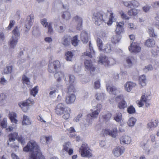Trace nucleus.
I'll use <instances>...</instances> for the list:
<instances>
[{"label": "nucleus", "instance_id": "nucleus-15", "mask_svg": "<svg viewBox=\"0 0 159 159\" xmlns=\"http://www.w3.org/2000/svg\"><path fill=\"white\" fill-rule=\"evenodd\" d=\"M85 69L90 71V73L93 72L95 70V67L93 66L91 61L90 60H86L84 62Z\"/></svg>", "mask_w": 159, "mask_h": 159}, {"label": "nucleus", "instance_id": "nucleus-14", "mask_svg": "<svg viewBox=\"0 0 159 159\" xmlns=\"http://www.w3.org/2000/svg\"><path fill=\"white\" fill-rule=\"evenodd\" d=\"M150 98V95H147L145 94L143 95L141 97L140 101H139L138 103L139 107H142L143 106L144 103L148 102Z\"/></svg>", "mask_w": 159, "mask_h": 159}, {"label": "nucleus", "instance_id": "nucleus-17", "mask_svg": "<svg viewBox=\"0 0 159 159\" xmlns=\"http://www.w3.org/2000/svg\"><path fill=\"white\" fill-rule=\"evenodd\" d=\"M71 41V37L68 35H65L61 39V43L65 46H68L70 45Z\"/></svg>", "mask_w": 159, "mask_h": 159}, {"label": "nucleus", "instance_id": "nucleus-54", "mask_svg": "<svg viewBox=\"0 0 159 159\" xmlns=\"http://www.w3.org/2000/svg\"><path fill=\"white\" fill-rule=\"evenodd\" d=\"M0 125L2 128H5L7 126V119L4 118L2 120L0 121Z\"/></svg>", "mask_w": 159, "mask_h": 159}, {"label": "nucleus", "instance_id": "nucleus-60", "mask_svg": "<svg viewBox=\"0 0 159 159\" xmlns=\"http://www.w3.org/2000/svg\"><path fill=\"white\" fill-rule=\"evenodd\" d=\"M68 89L69 92H74L75 91L74 84H70V85Z\"/></svg>", "mask_w": 159, "mask_h": 159}, {"label": "nucleus", "instance_id": "nucleus-40", "mask_svg": "<svg viewBox=\"0 0 159 159\" xmlns=\"http://www.w3.org/2000/svg\"><path fill=\"white\" fill-rule=\"evenodd\" d=\"M121 39V36L120 34L115 35L113 36L111 40L113 43H116L119 42Z\"/></svg>", "mask_w": 159, "mask_h": 159}, {"label": "nucleus", "instance_id": "nucleus-46", "mask_svg": "<svg viewBox=\"0 0 159 159\" xmlns=\"http://www.w3.org/2000/svg\"><path fill=\"white\" fill-rule=\"evenodd\" d=\"M127 107V104L124 100H122L119 102L118 107L120 109H124Z\"/></svg>", "mask_w": 159, "mask_h": 159}, {"label": "nucleus", "instance_id": "nucleus-48", "mask_svg": "<svg viewBox=\"0 0 159 159\" xmlns=\"http://www.w3.org/2000/svg\"><path fill=\"white\" fill-rule=\"evenodd\" d=\"M117 130L116 127L114 128L111 131L110 130V136L113 138H115L117 136Z\"/></svg>", "mask_w": 159, "mask_h": 159}, {"label": "nucleus", "instance_id": "nucleus-56", "mask_svg": "<svg viewBox=\"0 0 159 159\" xmlns=\"http://www.w3.org/2000/svg\"><path fill=\"white\" fill-rule=\"evenodd\" d=\"M151 52L154 56H157L159 53V48H153L151 50Z\"/></svg>", "mask_w": 159, "mask_h": 159}, {"label": "nucleus", "instance_id": "nucleus-55", "mask_svg": "<svg viewBox=\"0 0 159 159\" xmlns=\"http://www.w3.org/2000/svg\"><path fill=\"white\" fill-rule=\"evenodd\" d=\"M148 31L150 37L155 38H156L157 37V35L154 32V30L153 28L151 27L149 28Z\"/></svg>", "mask_w": 159, "mask_h": 159}, {"label": "nucleus", "instance_id": "nucleus-57", "mask_svg": "<svg viewBox=\"0 0 159 159\" xmlns=\"http://www.w3.org/2000/svg\"><path fill=\"white\" fill-rule=\"evenodd\" d=\"M112 114L109 112H107L105 115L103 116V118L105 120L108 121L111 118Z\"/></svg>", "mask_w": 159, "mask_h": 159}, {"label": "nucleus", "instance_id": "nucleus-35", "mask_svg": "<svg viewBox=\"0 0 159 159\" xmlns=\"http://www.w3.org/2000/svg\"><path fill=\"white\" fill-rule=\"evenodd\" d=\"M155 41L153 39H149L146 41L145 45L148 47H153L155 44Z\"/></svg>", "mask_w": 159, "mask_h": 159}, {"label": "nucleus", "instance_id": "nucleus-47", "mask_svg": "<svg viewBox=\"0 0 159 159\" xmlns=\"http://www.w3.org/2000/svg\"><path fill=\"white\" fill-rule=\"evenodd\" d=\"M139 11L135 9H131L128 11V13L129 16H136L139 13Z\"/></svg>", "mask_w": 159, "mask_h": 159}, {"label": "nucleus", "instance_id": "nucleus-12", "mask_svg": "<svg viewBox=\"0 0 159 159\" xmlns=\"http://www.w3.org/2000/svg\"><path fill=\"white\" fill-rule=\"evenodd\" d=\"M41 22L44 27L48 28V33L51 34L52 33L53 30L52 27V24L51 23L47 22V20L45 18L41 19Z\"/></svg>", "mask_w": 159, "mask_h": 159}, {"label": "nucleus", "instance_id": "nucleus-58", "mask_svg": "<svg viewBox=\"0 0 159 159\" xmlns=\"http://www.w3.org/2000/svg\"><path fill=\"white\" fill-rule=\"evenodd\" d=\"M120 14L121 18L124 20H128L129 19V17L122 11L120 12Z\"/></svg>", "mask_w": 159, "mask_h": 159}, {"label": "nucleus", "instance_id": "nucleus-5", "mask_svg": "<svg viewBox=\"0 0 159 159\" xmlns=\"http://www.w3.org/2000/svg\"><path fill=\"white\" fill-rule=\"evenodd\" d=\"M79 151L83 157H90L92 156V151L89 148L86 143L82 144L79 149Z\"/></svg>", "mask_w": 159, "mask_h": 159}, {"label": "nucleus", "instance_id": "nucleus-63", "mask_svg": "<svg viewBox=\"0 0 159 159\" xmlns=\"http://www.w3.org/2000/svg\"><path fill=\"white\" fill-rule=\"evenodd\" d=\"M153 68L151 65H149L145 66L143 70L145 72H147L148 71H151L152 70Z\"/></svg>", "mask_w": 159, "mask_h": 159}, {"label": "nucleus", "instance_id": "nucleus-38", "mask_svg": "<svg viewBox=\"0 0 159 159\" xmlns=\"http://www.w3.org/2000/svg\"><path fill=\"white\" fill-rule=\"evenodd\" d=\"M22 122L23 125H29L31 124V122L29 117L25 115H23Z\"/></svg>", "mask_w": 159, "mask_h": 159}, {"label": "nucleus", "instance_id": "nucleus-10", "mask_svg": "<svg viewBox=\"0 0 159 159\" xmlns=\"http://www.w3.org/2000/svg\"><path fill=\"white\" fill-rule=\"evenodd\" d=\"M92 123V120L90 118H88L87 116L84 120L80 124L81 128L83 130H86L91 126Z\"/></svg>", "mask_w": 159, "mask_h": 159}, {"label": "nucleus", "instance_id": "nucleus-53", "mask_svg": "<svg viewBox=\"0 0 159 159\" xmlns=\"http://www.w3.org/2000/svg\"><path fill=\"white\" fill-rule=\"evenodd\" d=\"M49 90L50 91L49 94L52 97L55 95L56 92H57V89L56 88H54L53 87H51Z\"/></svg>", "mask_w": 159, "mask_h": 159}, {"label": "nucleus", "instance_id": "nucleus-4", "mask_svg": "<svg viewBox=\"0 0 159 159\" xmlns=\"http://www.w3.org/2000/svg\"><path fill=\"white\" fill-rule=\"evenodd\" d=\"M98 62L103 64L106 67H109L116 64V61L114 59L108 58L105 55L99 57Z\"/></svg>", "mask_w": 159, "mask_h": 159}, {"label": "nucleus", "instance_id": "nucleus-29", "mask_svg": "<svg viewBox=\"0 0 159 159\" xmlns=\"http://www.w3.org/2000/svg\"><path fill=\"white\" fill-rule=\"evenodd\" d=\"M61 16L64 20L67 21L71 18L70 13L68 11H63L61 13Z\"/></svg>", "mask_w": 159, "mask_h": 159}, {"label": "nucleus", "instance_id": "nucleus-31", "mask_svg": "<svg viewBox=\"0 0 159 159\" xmlns=\"http://www.w3.org/2000/svg\"><path fill=\"white\" fill-rule=\"evenodd\" d=\"M16 114L14 112H11L9 113V117L12 123L16 124L18 120L16 119Z\"/></svg>", "mask_w": 159, "mask_h": 159}, {"label": "nucleus", "instance_id": "nucleus-61", "mask_svg": "<svg viewBox=\"0 0 159 159\" xmlns=\"http://www.w3.org/2000/svg\"><path fill=\"white\" fill-rule=\"evenodd\" d=\"M11 66H8L4 70V72L5 74H8L11 72L12 69Z\"/></svg>", "mask_w": 159, "mask_h": 159}, {"label": "nucleus", "instance_id": "nucleus-16", "mask_svg": "<svg viewBox=\"0 0 159 159\" xmlns=\"http://www.w3.org/2000/svg\"><path fill=\"white\" fill-rule=\"evenodd\" d=\"M141 48L137 43L132 42L129 48V51L131 52H138L141 50Z\"/></svg>", "mask_w": 159, "mask_h": 159}, {"label": "nucleus", "instance_id": "nucleus-36", "mask_svg": "<svg viewBox=\"0 0 159 159\" xmlns=\"http://www.w3.org/2000/svg\"><path fill=\"white\" fill-rule=\"evenodd\" d=\"M99 112L98 111L95 110L93 111L92 113L89 114L87 116L88 118H90L92 120L93 119L96 118L98 116Z\"/></svg>", "mask_w": 159, "mask_h": 159}, {"label": "nucleus", "instance_id": "nucleus-42", "mask_svg": "<svg viewBox=\"0 0 159 159\" xmlns=\"http://www.w3.org/2000/svg\"><path fill=\"white\" fill-rule=\"evenodd\" d=\"M22 82L24 84L29 85L30 84V79L25 75H23L22 77Z\"/></svg>", "mask_w": 159, "mask_h": 159}, {"label": "nucleus", "instance_id": "nucleus-37", "mask_svg": "<svg viewBox=\"0 0 159 159\" xmlns=\"http://www.w3.org/2000/svg\"><path fill=\"white\" fill-rule=\"evenodd\" d=\"M74 56L73 53L71 52L70 51L67 52L65 54L66 59L67 61H71Z\"/></svg>", "mask_w": 159, "mask_h": 159}, {"label": "nucleus", "instance_id": "nucleus-27", "mask_svg": "<svg viewBox=\"0 0 159 159\" xmlns=\"http://www.w3.org/2000/svg\"><path fill=\"white\" fill-rule=\"evenodd\" d=\"M74 19L77 23V29L79 30H81L82 29V19L78 16L75 17Z\"/></svg>", "mask_w": 159, "mask_h": 159}, {"label": "nucleus", "instance_id": "nucleus-2", "mask_svg": "<svg viewBox=\"0 0 159 159\" xmlns=\"http://www.w3.org/2000/svg\"><path fill=\"white\" fill-rule=\"evenodd\" d=\"M55 112L58 115H62L63 119L65 120L68 119L70 116L71 112V109L66 107L64 103H59L56 106Z\"/></svg>", "mask_w": 159, "mask_h": 159}, {"label": "nucleus", "instance_id": "nucleus-7", "mask_svg": "<svg viewBox=\"0 0 159 159\" xmlns=\"http://www.w3.org/2000/svg\"><path fill=\"white\" fill-rule=\"evenodd\" d=\"M60 66V62L56 60L53 63H50L48 66V70L50 73L55 72Z\"/></svg>", "mask_w": 159, "mask_h": 159}, {"label": "nucleus", "instance_id": "nucleus-8", "mask_svg": "<svg viewBox=\"0 0 159 159\" xmlns=\"http://www.w3.org/2000/svg\"><path fill=\"white\" fill-rule=\"evenodd\" d=\"M95 24L98 25H99L105 21L103 18V15L100 12L94 13L93 17Z\"/></svg>", "mask_w": 159, "mask_h": 159}, {"label": "nucleus", "instance_id": "nucleus-6", "mask_svg": "<svg viewBox=\"0 0 159 159\" xmlns=\"http://www.w3.org/2000/svg\"><path fill=\"white\" fill-rule=\"evenodd\" d=\"M34 103L33 100L30 98H29L26 101L19 103L18 105L24 112H26L29 109L30 105L33 104Z\"/></svg>", "mask_w": 159, "mask_h": 159}, {"label": "nucleus", "instance_id": "nucleus-34", "mask_svg": "<svg viewBox=\"0 0 159 159\" xmlns=\"http://www.w3.org/2000/svg\"><path fill=\"white\" fill-rule=\"evenodd\" d=\"M111 44L107 43L105 45L103 48H102L101 51L102 52L109 53L111 52Z\"/></svg>", "mask_w": 159, "mask_h": 159}, {"label": "nucleus", "instance_id": "nucleus-43", "mask_svg": "<svg viewBox=\"0 0 159 159\" xmlns=\"http://www.w3.org/2000/svg\"><path fill=\"white\" fill-rule=\"evenodd\" d=\"M122 114L121 113H116L114 117V120L117 122H120L122 120Z\"/></svg>", "mask_w": 159, "mask_h": 159}, {"label": "nucleus", "instance_id": "nucleus-49", "mask_svg": "<svg viewBox=\"0 0 159 159\" xmlns=\"http://www.w3.org/2000/svg\"><path fill=\"white\" fill-rule=\"evenodd\" d=\"M71 43L74 46H77L78 44L79 41L78 39V36L75 35L71 39Z\"/></svg>", "mask_w": 159, "mask_h": 159}, {"label": "nucleus", "instance_id": "nucleus-30", "mask_svg": "<svg viewBox=\"0 0 159 159\" xmlns=\"http://www.w3.org/2000/svg\"><path fill=\"white\" fill-rule=\"evenodd\" d=\"M158 123V122L157 120H155L149 122L147 124L148 129L150 130H152L157 126Z\"/></svg>", "mask_w": 159, "mask_h": 159}, {"label": "nucleus", "instance_id": "nucleus-21", "mask_svg": "<svg viewBox=\"0 0 159 159\" xmlns=\"http://www.w3.org/2000/svg\"><path fill=\"white\" fill-rule=\"evenodd\" d=\"M89 45L90 52L87 51L86 52H84L83 53V56H84L85 58H87L86 57H88L90 58H92V55L94 54L95 52L93 49L92 44L90 42H89Z\"/></svg>", "mask_w": 159, "mask_h": 159}, {"label": "nucleus", "instance_id": "nucleus-32", "mask_svg": "<svg viewBox=\"0 0 159 159\" xmlns=\"http://www.w3.org/2000/svg\"><path fill=\"white\" fill-rule=\"evenodd\" d=\"M54 75L57 81L59 82H60L63 77L65 76L64 73L61 71H59L55 73Z\"/></svg>", "mask_w": 159, "mask_h": 159}, {"label": "nucleus", "instance_id": "nucleus-18", "mask_svg": "<svg viewBox=\"0 0 159 159\" xmlns=\"http://www.w3.org/2000/svg\"><path fill=\"white\" fill-rule=\"evenodd\" d=\"M71 145L70 142L65 143L63 145L62 150H64L68 152L69 155H71L73 153V149L71 148Z\"/></svg>", "mask_w": 159, "mask_h": 159}, {"label": "nucleus", "instance_id": "nucleus-52", "mask_svg": "<svg viewBox=\"0 0 159 159\" xmlns=\"http://www.w3.org/2000/svg\"><path fill=\"white\" fill-rule=\"evenodd\" d=\"M139 5V3L136 1L134 0L130 1V8H132L134 7H137Z\"/></svg>", "mask_w": 159, "mask_h": 159}, {"label": "nucleus", "instance_id": "nucleus-59", "mask_svg": "<svg viewBox=\"0 0 159 159\" xmlns=\"http://www.w3.org/2000/svg\"><path fill=\"white\" fill-rule=\"evenodd\" d=\"M127 111L129 114H133L135 112V110L132 106H130L128 108Z\"/></svg>", "mask_w": 159, "mask_h": 159}, {"label": "nucleus", "instance_id": "nucleus-45", "mask_svg": "<svg viewBox=\"0 0 159 159\" xmlns=\"http://www.w3.org/2000/svg\"><path fill=\"white\" fill-rule=\"evenodd\" d=\"M38 87L36 86L30 90V94L34 97H35L37 94L38 93Z\"/></svg>", "mask_w": 159, "mask_h": 159}, {"label": "nucleus", "instance_id": "nucleus-11", "mask_svg": "<svg viewBox=\"0 0 159 159\" xmlns=\"http://www.w3.org/2000/svg\"><path fill=\"white\" fill-rule=\"evenodd\" d=\"M125 151V148L121 146H118L115 148L112 151L114 156L116 157H118L122 154Z\"/></svg>", "mask_w": 159, "mask_h": 159}, {"label": "nucleus", "instance_id": "nucleus-20", "mask_svg": "<svg viewBox=\"0 0 159 159\" xmlns=\"http://www.w3.org/2000/svg\"><path fill=\"white\" fill-rule=\"evenodd\" d=\"M126 63L127 66L130 67L136 64L137 62L136 58L132 56H128L126 59Z\"/></svg>", "mask_w": 159, "mask_h": 159}, {"label": "nucleus", "instance_id": "nucleus-3", "mask_svg": "<svg viewBox=\"0 0 159 159\" xmlns=\"http://www.w3.org/2000/svg\"><path fill=\"white\" fill-rule=\"evenodd\" d=\"M12 36L10 40L9 46L10 48H14L16 46L18 42L20 33L17 26L12 31Z\"/></svg>", "mask_w": 159, "mask_h": 159}, {"label": "nucleus", "instance_id": "nucleus-23", "mask_svg": "<svg viewBox=\"0 0 159 159\" xmlns=\"http://www.w3.org/2000/svg\"><path fill=\"white\" fill-rule=\"evenodd\" d=\"M132 139L128 135H124L120 139V141L121 143L128 144L130 143Z\"/></svg>", "mask_w": 159, "mask_h": 159}, {"label": "nucleus", "instance_id": "nucleus-39", "mask_svg": "<svg viewBox=\"0 0 159 159\" xmlns=\"http://www.w3.org/2000/svg\"><path fill=\"white\" fill-rule=\"evenodd\" d=\"M139 83L142 86H144L146 84V78L144 75H141L139 79Z\"/></svg>", "mask_w": 159, "mask_h": 159}, {"label": "nucleus", "instance_id": "nucleus-19", "mask_svg": "<svg viewBox=\"0 0 159 159\" xmlns=\"http://www.w3.org/2000/svg\"><path fill=\"white\" fill-rule=\"evenodd\" d=\"M136 85V83L131 81H128L125 84V89L126 91L129 92Z\"/></svg>", "mask_w": 159, "mask_h": 159}, {"label": "nucleus", "instance_id": "nucleus-62", "mask_svg": "<svg viewBox=\"0 0 159 159\" xmlns=\"http://www.w3.org/2000/svg\"><path fill=\"white\" fill-rule=\"evenodd\" d=\"M68 77L69 84H74L75 79V76L72 75H69L68 76Z\"/></svg>", "mask_w": 159, "mask_h": 159}, {"label": "nucleus", "instance_id": "nucleus-41", "mask_svg": "<svg viewBox=\"0 0 159 159\" xmlns=\"http://www.w3.org/2000/svg\"><path fill=\"white\" fill-rule=\"evenodd\" d=\"M55 28L58 32L60 33L63 32L66 29L65 26L63 25L59 26L55 25Z\"/></svg>", "mask_w": 159, "mask_h": 159}, {"label": "nucleus", "instance_id": "nucleus-50", "mask_svg": "<svg viewBox=\"0 0 159 159\" xmlns=\"http://www.w3.org/2000/svg\"><path fill=\"white\" fill-rule=\"evenodd\" d=\"M115 20V18L113 15V14L112 13H110V18L108 21L107 23V24L108 25H111L112 22Z\"/></svg>", "mask_w": 159, "mask_h": 159}, {"label": "nucleus", "instance_id": "nucleus-28", "mask_svg": "<svg viewBox=\"0 0 159 159\" xmlns=\"http://www.w3.org/2000/svg\"><path fill=\"white\" fill-rule=\"evenodd\" d=\"M80 39L84 43H86L89 40L88 34L84 30L82 31L80 34Z\"/></svg>", "mask_w": 159, "mask_h": 159}, {"label": "nucleus", "instance_id": "nucleus-22", "mask_svg": "<svg viewBox=\"0 0 159 159\" xmlns=\"http://www.w3.org/2000/svg\"><path fill=\"white\" fill-rule=\"evenodd\" d=\"M76 99V96L73 94H69L66 98L65 101L67 104L73 103Z\"/></svg>", "mask_w": 159, "mask_h": 159}, {"label": "nucleus", "instance_id": "nucleus-9", "mask_svg": "<svg viewBox=\"0 0 159 159\" xmlns=\"http://www.w3.org/2000/svg\"><path fill=\"white\" fill-rule=\"evenodd\" d=\"M34 15L32 14L27 16L26 20L25 23V26L27 30L26 31H28L30 29L34 22Z\"/></svg>", "mask_w": 159, "mask_h": 159}, {"label": "nucleus", "instance_id": "nucleus-25", "mask_svg": "<svg viewBox=\"0 0 159 159\" xmlns=\"http://www.w3.org/2000/svg\"><path fill=\"white\" fill-rule=\"evenodd\" d=\"M107 91L110 94L116 95L118 92L119 91L116 88L112 85H107Z\"/></svg>", "mask_w": 159, "mask_h": 159}, {"label": "nucleus", "instance_id": "nucleus-1", "mask_svg": "<svg viewBox=\"0 0 159 159\" xmlns=\"http://www.w3.org/2000/svg\"><path fill=\"white\" fill-rule=\"evenodd\" d=\"M23 149L25 152H31L29 159H45L40 152L39 147L34 140H30Z\"/></svg>", "mask_w": 159, "mask_h": 159}, {"label": "nucleus", "instance_id": "nucleus-13", "mask_svg": "<svg viewBox=\"0 0 159 159\" xmlns=\"http://www.w3.org/2000/svg\"><path fill=\"white\" fill-rule=\"evenodd\" d=\"M124 22L123 21L116 22V32L117 34H120L124 32Z\"/></svg>", "mask_w": 159, "mask_h": 159}, {"label": "nucleus", "instance_id": "nucleus-51", "mask_svg": "<svg viewBox=\"0 0 159 159\" xmlns=\"http://www.w3.org/2000/svg\"><path fill=\"white\" fill-rule=\"evenodd\" d=\"M97 43L98 49L100 51L102 50L103 48V43L102 41L100 39L98 38L97 40Z\"/></svg>", "mask_w": 159, "mask_h": 159}, {"label": "nucleus", "instance_id": "nucleus-44", "mask_svg": "<svg viewBox=\"0 0 159 159\" xmlns=\"http://www.w3.org/2000/svg\"><path fill=\"white\" fill-rule=\"evenodd\" d=\"M136 120L134 117H131L129 118L127 122L128 125L129 126L132 127L134 125L136 122Z\"/></svg>", "mask_w": 159, "mask_h": 159}, {"label": "nucleus", "instance_id": "nucleus-64", "mask_svg": "<svg viewBox=\"0 0 159 159\" xmlns=\"http://www.w3.org/2000/svg\"><path fill=\"white\" fill-rule=\"evenodd\" d=\"M18 141L22 145H24L25 143V139L22 136H20L17 138Z\"/></svg>", "mask_w": 159, "mask_h": 159}, {"label": "nucleus", "instance_id": "nucleus-26", "mask_svg": "<svg viewBox=\"0 0 159 159\" xmlns=\"http://www.w3.org/2000/svg\"><path fill=\"white\" fill-rule=\"evenodd\" d=\"M18 135V133L16 132L9 134L8 136L9 140L7 141L8 144L11 146V142H14L16 139L17 138Z\"/></svg>", "mask_w": 159, "mask_h": 159}, {"label": "nucleus", "instance_id": "nucleus-33", "mask_svg": "<svg viewBox=\"0 0 159 159\" xmlns=\"http://www.w3.org/2000/svg\"><path fill=\"white\" fill-rule=\"evenodd\" d=\"M105 95L102 93H98L95 96V98L98 101L102 102L105 99Z\"/></svg>", "mask_w": 159, "mask_h": 159}, {"label": "nucleus", "instance_id": "nucleus-24", "mask_svg": "<svg viewBox=\"0 0 159 159\" xmlns=\"http://www.w3.org/2000/svg\"><path fill=\"white\" fill-rule=\"evenodd\" d=\"M148 139H147L142 141L140 143L141 147L147 153H149L150 152L149 146L148 144Z\"/></svg>", "mask_w": 159, "mask_h": 159}]
</instances>
